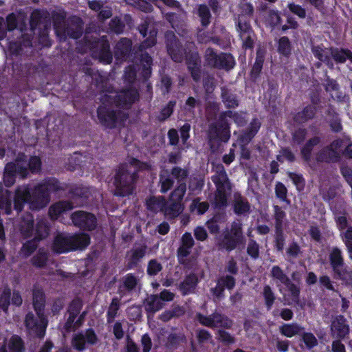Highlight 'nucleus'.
<instances>
[{
	"mask_svg": "<svg viewBox=\"0 0 352 352\" xmlns=\"http://www.w3.org/2000/svg\"><path fill=\"white\" fill-rule=\"evenodd\" d=\"M190 210L197 214H204L208 208V204L206 202H200L199 199H195L190 205Z\"/></svg>",
	"mask_w": 352,
	"mask_h": 352,
	"instance_id": "obj_36",
	"label": "nucleus"
},
{
	"mask_svg": "<svg viewBox=\"0 0 352 352\" xmlns=\"http://www.w3.org/2000/svg\"><path fill=\"white\" fill-rule=\"evenodd\" d=\"M95 47L99 50L98 53L96 54V56H98L104 63H110L112 60V56L109 52V46L107 40L102 37L101 41L96 43Z\"/></svg>",
	"mask_w": 352,
	"mask_h": 352,
	"instance_id": "obj_22",
	"label": "nucleus"
},
{
	"mask_svg": "<svg viewBox=\"0 0 352 352\" xmlns=\"http://www.w3.org/2000/svg\"><path fill=\"white\" fill-rule=\"evenodd\" d=\"M268 23L271 25H276L280 22V16L277 12L272 11L267 19Z\"/></svg>",
	"mask_w": 352,
	"mask_h": 352,
	"instance_id": "obj_58",
	"label": "nucleus"
},
{
	"mask_svg": "<svg viewBox=\"0 0 352 352\" xmlns=\"http://www.w3.org/2000/svg\"><path fill=\"white\" fill-rule=\"evenodd\" d=\"M319 282L321 285L325 287L327 289L329 290H333V286L331 283V281L329 276H322L320 278Z\"/></svg>",
	"mask_w": 352,
	"mask_h": 352,
	"instance_id": "obj_59",
	"label": "nucleus"
},
{
	"mask_svg": "<svg viewBox=\"0 0 352 352\" xmlns=\"http://www.w3.org/2000/svg\"><path fill=\"white\" fill-rule=\"evenodd\" d=\"M172 175L174 177L180 180L185 178L186 177L187 173L185 170L179 168H175L172 170Z\"/></svg>",
	"mask_w": 352,
	"mask_h": 352,
	"instance_id": "obj_60",
	"label": "nucleus"
},
{
	"mask_svg": "<svg viewBox=\"0 0 352 352\" xmlns=\"http://www.w3.org/2000/svg\"><path fill=\"white\" fill-rule=\"evenodd\" d=\"M272 275L281 283L280 291L283 294L285 300L288 304L296 302L299 290L297 287L289 282L281 270L278 267H274L272 270Z\"/></svg>",
	"mask_w": 352,
	"mask_h": 352,
	"instance_id": "obj_8",
	"label": "nucleus"
},
{
	"mask_svg": "<svg viewBox=\"0 0 352 352\" xmlns=\"http://www.w3.org/2000/svg\"><path fill=\"white\" fill-rule=\"evenodd\" d=\"M157 296H151L146 299V309L151 312H155L163 307V302Z\"/></svg>",
	"mask_w": 352,
	"mask_h": 352,
	"instance_id": "obj_30",
	"label": "nucleus"
},
{
	"mask_svg": "<svg viewBox=\"0 0 352 352\" xmlns=\"http://www.w3.org/2000/svg\"><path fill=\"white\" fill-rule=\"evenodd\" d=\"M261 124L258 120H254L250 124V129L248 133L242 135L238 140V144L241 147V155L243 159H249L250 151L245 147L251 139L254 136L259 129Z\"/></svg>",
	"mask_w": 352,
	"mask_h": 352,
	"instance_id": "obj_16",
	"label": "nucleus"
},
{
	"mask_svg": "<svg viewBox=\"0 0 352 352\" xmlns=\"http://www.w3.org/2000/svg\"><path fill=\"white\" fill-rule=\"evenodd\" d=\"M319 142L317 138L312 139L309 141V142L305 146L302 151V155L307 160L309 157V155L311 150V146L318 144Z\"/></svg>",
	"mask_w": 352,
	"mask_h": 352,
	"instance_id": "obj_52",
	"label": "nucleus"
},
{
	"mask_svg": "<svg viewBox=\"0 0 352 352\" xmlns=\"http://www.w3.org/2000/svg\"><path fill=\"white\" fill-rule=\"evenodd\" d=\"M72 219L75 226L89 230L96 227V217L89 213L79 211L72 214Z\"/></svg>",
	"mask_w": 352,
	"mask_h": 352,
	"instance_id": "obj_15",
	"label": "nucleus"
},
{
	"mask_svg": "<svg viewBox=\"0 0 352 352\" xmlns=\"http://www.w3.org/2000/svg\"><path fill=\"white\" fill-rule=\"evenodd\" d=\"M89 236L86 234L74 236L59 234L54 239L52 248L57 253H65L87 247L89 243Z\"/></svg>",
	"mask_w": 352,
	"mask_h": 352,
	"instance_id": "obj_7",
	"label": "nucleus"
},
{
	"mask_svg": "<svg viewBox=\"0 0 352 352\" xmlns=\"http://www.w3.org/2000/svg\"><path fill=\"white\" fill-rule=\"evenodd\" d=\"M11 211L10 194L6 191L0 198V213L10 214Z\"/></svg>",
	"mask_w": 352,
	"mask_h": 352,
	"instance_id": "obj_32",
	"label": "nucleus"
},
{
	"mask_svg": "<svg viewBox=\"0 0 352 352\" xmlns=\"http://www.w3.org/2000/svg\"><path fill=\"white\" fill-rule=\"evenodd\" d=\"M81 309V302L79 300L74 301L69 309V317L65 324V328L67 330L79 327L81 324L82 316L78 317L76 320L78 314Z\"/></svg>",
	"mask_w": 352,
	"mask_h": 352,
	"instance_id": "obj_19",
	"label": "nucleus"
},
{
	"mask_svg": "<svg viewBox=\"0 0 352 352\" xmlns=\"http://www.w3.org/2000/svg\"><path fill=\"white\" fill-rule=\"evenodd\" d=\"M331 55L333 56V58L338 61L342 63L345 61L346 59H349L352 62V54L349 51L347 50H339L338 49L333 50L331 51Z\"/></svg>",
	"mask_w": 352,
	"mask_h": 352,
	"instance_id": "obj_33",
	"label": "nucleus"
},
{
	"mask_svg": "<svg viewBox=\"0 0 352 352\" xmlns=\"http://www.w3.org/2000/svg\"><path fill=\"white\" fill-rule=\"evenodd\" d=\"M294 158V155L287 149L282 150L277 157L278 160L280 162H284L285 160L292 161Z\"/></svg>",
	"mask_w": 352,
	"mask_h": 352,
	"instance_id": "obj_50",
	"label": "nucleus"
},
{
	"mask_svg": "<svg viewBox=\"0 0 352 352\" xmlns=\"http://www.w3.org/2000/svg\"><path fill=\"white\" fill-rule=\"evenodd\" d=\"M239 32L241 39L244 41V45L246 47H251L252 44V32L250 25L246 23L239 22Z\"/></svg>",
	"mask_w": 352,
	"mask_h": 352,
	"instance_id": "obj_26",
	"label": "nucleus"
},
{
	"mask_svg": "<svg viewBox=\"0 0 352 352\" xmlns=\"http://www.w3.org/2000/svg\"><path fill=\"white\" fill-rule=\"evenodd\" d=\"M25 326L30 336L43 337L47 326V320L44 312H36V316L30 313L28 314L25 318Z\"/></svg>",
	"mask_w": 352,
	"mask_h": 352,
	"instance_id": "obj_10",
	"label": "nucleus"
},
{
	"mask_svg": "<svg viewBox=\"0 0 352 352\" xmlns=\"http://www.w3.org/2000/svg\"><path fill=\"white\" fill-rule=\"evenodd\" d=\"M302 338L308 348H312L318 344V341L314 335L311 333H303Z\"/></svg>",
	"mask_w": 352,
	"mask_h": 352,
	"instance_id": "obj_43",
	"label": "nucleus"
},
{
	"mask_svg": "<svg viewBox=\"0 0 352 352\" xmlns=\"http://www.w3.org/2000/svg\"><path fill=\"white\" fill-rule=\"evenodd\" d=\"M23 155L20 156L16 163H8L4 172L3 179L6 186H10L14 183L15 174L18 173L22 177H25L27 172V163L23 159Z\"/></svg>",
	"mask_w": 352,
	"mask_h": 352,
	"instance_id": "obj_11",
	"label": "nucleus"
},
{
	"mask_svg": "<svg viewBox=\"0 0 352 352\" xmlns=\"http://www.w3.org/2000/svg\"><path fill=\"white\" fill-rule=\"evenodd\" d=\"M288 7L291 12L299 17L304 18L305 16V10L302 7L294 3L289 4Z\"/></svg>",
	"mask_w": 352,
	"mask_h": 352,
	"instance_id": "obj_51",
	"label": "nucleus"
},
{
	"mask_svg": "<svg viewBox=\"0 0 352 352\" xmlns=\"http://www.w3.org/2000/svg\"><path fill=\"white\" fill-rule=\"evenodd\" d=\"M330 261L333 270L338 277L344 280L347 284L351 283L352 281V273L347 272H342L340 271L342 267L343 260L341 252L339 249H333L330 254Z\"/></svg>",
	"mask_w": 352,
	"mask_h": 352,
	"instance_id": "obj_14",
	"label": "nucleus"
},
{
	"mask_svg": "<svg viewBox=\"0 0 352 352\" xmlns=\"http://www.w3.org/2000/svg\"><path fill=\"white\" fill-rule=\"evenodd\" d=\"M47 259V253L43 250H39L33 257L32 264L36 267H43Z\"/></svg>",
	"mask_w": 352,
	"mask_h": 352,
	"instance_id": "obj_38",
	"label": "nucleus"
},
{
	"mask_svg": "<svg viewBox=\"0 0 352 352\" xmlns=\"http://www.w3.org/2000/svg\"><path fill=\"white\" fill-rule=\"evenodd\" d=\"M137 284V279L132 275H127L124 279V285L129 289H133Z\"/></svg>",
	"mask_w": 352,
	"mask_h": 352,
	"instance_id": "obj_57",
	"label": "nucleus"
},
{
	"mask_svg": "<svg viewBox=\"0 0 352 352\" xmlns=\"http://www.w3.org/2000/svg\"><path fill=\"white\" fill-rule=\"evenodd\" d=\"M142 344L143 346V352H149L151 347V340L147 335L142 336Z\"/></svg>",
	"mask_w": 352,
	"mask_h": 352,
	"instance_id": "obj_62",
	"label": "nucleus"
},
{
	"mask_svg": "<svg viewBox=\"0 0 352 352\" xmlns=\"http://www.w3.org/2000/svg\"><path fill=\"white\" fill-rule=\"evenodd\" d=\"M278 50L280 54L288 56L291 52V46L289 39L283 36L279 39Z\"/></svg>",
	"mask_w": 352,
	"mask_h": 352,
	"instance_id": "obj_35",
	"label": "nucleus"
},
{
	"mask_svg": "<svg viewBox=\"0 0 352 352\" xmlns=\"http://www.w3.org/2000/svg\"><path fill=\"white\" fill-rule=\"evenodd\" d=\"M208 64L227 69H231L234 65V60L232 55L228 54H216L212 50L208 49L206 52Z\"/></svg>",
	"mask_w": 352,
	"mask_h": 352,
	"instance_id": "obj_13",
	"label": "nucleus"
},
{
	"mask_svg": "<svg viewBox=\"0 0 352 352\" xmlns=\"http://www.w3.org/2000/svg\"><path fill=\"white\" fill-rule=\"evenodd\" d=\"M212 181L217 186L215 195V204L217 206H224L227 202V195L230 190V185L228 181L227 175L222 167L212 177Z\"/></svg>",
	"mask_w": 352,
	"mask_h": 352,
	"instance_id": "obj_9",
	"label": "nucleus"
},
{
	"mask_svg": "<svg viewBox=\"0 0 352 352\" xmlns=\"http://www.w3.org/2000/svg\"><path fill=\"white\" fill-rule=\"evenodd\" d=\"M125 1L126 3L137 7L144 12L151 10V5L143 0H125Z\"/></svg>",
	"mask_w": 352,
	"mask_h": 352,
	"instance_id": "obj_41",
	"label": "nucleus"
},
{
	"mask_svg": "<svg viewBox=\"0 0 352 352\" xmlns=\"http://www.w3.org/2000/svg\"><path fill=\"white\" fill-rule=\"evenodd\" d=\"M118 309V301L117 300V299H113L112 300V302H111L110 307H109V309L108 311V316L110 318H113L116 314V311Z\"/></svg>",
	"mask_w": 352,
	"mask_h": 352,
	"instance_id": "obj_61",
	"label": "nucleus"
},
{
	"mask_svg": "<svg viewBox=\"0 0 352 352\" xmlns=\"http://www.w3.org/2000/svg\"><path fill=\"white\" fill-rule=\"evenodd\" d=\"M333 352H345L344 345L339 340L333 341L332 343Z\"/></svg>",
	"mask_w": 352,
	"mask_h": 352,
	"instance_id": "obj_64",
	"label": "nucleus"
},
{
	"mask_svg": "<svg viewBox=\"0 0 352 352\" xmlns=\"http://www.w3.org/2000/svg\"><path fill=\"white\" fill-rule=\"evenodd\" d=\"M138 97V93L134 89H130L119 94L114 91L104 94L101 98L102 104L98 109L99 120L103 124L111 128L120 125L126 119V116L120 112L118 116L115 114L113 101L116 107H126L137 100Z\"/></svg>",
	"mask_w": 352,
	"mask_h": 352,
	"instance_id": "obj_1",
	"label": "nucleus"
},
{
	"mask_svg": "<svg viewBox=\"0 0 352 352\" xmlns=\"http://www.w3.org/2000/svg\"><path fill=\"white\" fill-rule=\"evenodd\" d=\"M185 192L186 185L181 184L171 194L168 204L162 197H152L146 200L147 208L153 212L163 211L166 217L174 218L183 211L184 207L181 201Z\"/></svg>",
	"mask_w": 352,
	"mask_h": 352,
	"instance_id": "obj_3",
	"label": "nucleus"
},
{
	"mask_svg": "<svg viewBox=\"0 0 352 352\" xmlns=\"http://www.w3.org/2000/svg\"><path fill=\"white\" fill-rule=\"evenodd\" d=\"M148 167L146 164L141 163L137 160H132L130 164L120 166L117 170L114 180L116 194L125 196L132 192L133 183L135 179V171L146 169Z\"/></svg>",
	"mask_w": 352,
	"mask_h": 352,
	"instance_id": "obj_4",
	"label": "nucleus"
},
{
	"mask_svg": "<svg viewBox=\"0 0 352 352\" xmlns=\"http://www.w3.org/2000/svg\"><path fill=\"white\" fill-rule=\"evenodd\" d=\"M23 351L22 340L16 336H12L0 348V352H23Z\"/></svg>",
	"mask_w": 352,
	"mask_h": 352,
	"instance_id": "obj_23",
	"label": "nucleus"
},
{
	"mask_svg": "<svg viewBox=\"0 0 352 352\" xmlns=\"http://www.w3.org/2000/svg\"><path fill=\"white\" fill-rule=\"evenodd\" d=\"M234 280L231 276H226L221 277L217 282L215 288L212 289V292L214 296L219 298L223 292L224 287L230 289L234 286Z\"/></svg>",
	"mask_w": 352,
	"mask_h": 352,
	"instance_id": "obj_24",
	"label": "nucleus"
},
{
	"mask_svg": "<svg viewBox=\"0 0 352 352\" xmlns=\"http://www.w3.org/2000/svg\"><path fill=\"white\" fill-rule=\"evenodd\" d=\"M155 32H151L149 37L141 45L142 50L152 47L155 43Z\"/></svg>",
	"mask_w": 352,
	"mask_h": 352,
	"instance_id": "obj_55",
	"label": "nucleus"
},
{
	"mask_svg": "<svg viewBox=\"0 0 352 352\" xmlns=\"http://www.w3.org/2000/svg\"><path fill=\"white\" fill-rule=\"evenodd\" d=\"M96 340L94 332L92 330H87L85 334H76L73 339L72 344L75 349L81 351L85 349L86 344H93Z\"/></svg>",
	"mask_w": 352,
	"mask_h": 352,
	"instance_id": "obj_21",
	"label": "nucleus"
},
{
	"mask_svg": "<svg viewBox=\"0 0 352 352\" xmlns=\"http://www.w3.org/2000/svg\"><path fill=\"white\" fill-rule=\"evenodd\" d=\"M228 118L232 119L238 125H242L245 122V117L243 113H233L231 111L225 113L221 120L217 124L212 126L210 130L209 138L212 146H214L216 141L224 142L228 141L230 132Z\"/></svg>",
	"mask_w": 352,
	"mask_h": 352,
	"instance_id": "obj_5",
	"label": "nucleus"
},
{
	"mask_svg": "<svg viewBox=\"0 0 352 352\" xmlns=\"http://www.w3.org/2000/svg\"><path fill=\"white\" fill-rule=\"evenodd\" d=\"M303 328L296 323L285 324L280 327V333L287 338L300 334Z\"/></svg>",
	"mask_w": 352,
	"mask_h": 352,
	"instance_id": "obj_27",
	"label": "nucleus"
},
{
	"mask_svg": "<svg viewBox=\"0 0 352 352\" xmlns=\"http://www.w3.org/2000/svg\"><path fill=\"white\" fill-rule=\"evenodd\" d=\"M263 295L265 297V303H266L268 309H270L272 307L274 300V294H273L270 287H268V286L265 287Z\"/></svg>",
	"mask_w": 352,
	"mask_h": 352,
	"instance_id": "obj_45",
	"label": "nucleus"
},
{
	"mask_svg": "<svg viewBox=\"0 0 352 352\" xmlns=\"http://www.w3.org/2000/svg\"><path fill=\"white\" fill-rule=\"evenodd\" d=\"M58 181L50 179L37 186L32 195L28 188L22 186L18 188L14 197V208L20 211L25 203H28L33 210H38L45 207L49 202V192L58 190Z\"/></svg>",
	"mask_w": 352,
	"mask_h": 352,
	"instance_id": "obj_2",
	"label": "nucleus"
},
{
	"mask_svg": "<svg viewBox=\"0 0 352 352\" xmlns=\"http://www.w3.org/2000/svg\"><path fill=\"white\" fill-rule=\"evenodd\" d=\"M73 208L72 204L68 201H60L52 206L49 214L52 219H58L62 214Z\"/></svg>",
	"mask_w": 352,
	"mask_h": 352,
	"instance_id": "obj_25",
	"label": "nucleus"
},
{
	"mask_svg": "<svg viewBox=\"0 0 352 352\" xmlns=\"http://www.w3.org/2000/svg\"><path fill=\"white\" fill-rule=\"evenodd\" d=\"M243 243L241 224L239 222H234L230 232L225 235L223 240L219 245L223 248L231 250L235 248L238 244Z\"/></svg>",
	"mask_w": 352,
	"mask_h": 352,
	"instance_id": "obj_12",
	"label": "nucleus"
},
{
	"mask_svg": "<svg viewBox=\"0 0 352 352\" xmlns=\"http://www.w3.org/2000/svg\"><path fill=\"white\" fill-rule=\"evenodd\" d=\"M45 298L43 292L40 289H36L33 292V305L36 312H44L43 307Z\"/></svg>",
	"mask_w": 352,
	"mask_h": 352,
	"instance_id": "obj_29",
	"label": "nucleus"
},
{
	"mask_svg": "<svg viewBox=\"0 0 352 352\" xmlns=\"http://www.w3.org/2000/svg\"><path fill=\"white\" fill-rule=\"evenodd\" d=\"M32 217L27 214L24 223L21 226V231L27 236H34L32 241H30L22 248L21 254L24 256L30 255L36 247V241L45 237L47 234V228L44 221H39L34 230L32 226Z\"/></svg>",
	"mask_w": 352,
	"mask_h": 352,
	"instance_id": "obj_6",
	"label": "nucleus"
},
{
	"mask_svg": "<svg viewBox=\"0 0 352 352\" xmlns=\"http://www.w3.org/2000/svg\"><path fill=\"white\" fill-rule=\"evenodd\" d=\"M345 243L350 252H352V228H350L344 234Z\"/></svg>",
	"mask_w": 352,
	"mask_h": 352,
	"instance_id": "obj_63",
	"label": "nucleus"
},
{
	"mask_svg": "<svg viewBox=\"0 0 352 352\" xmlns=\"http://www.w3.org/2000/svg\"><path fill=\"white\" fill-rule=\"evenodd\" d=\"M160 182H161V191L162 192H165L168 190H169V188L171 187V186L173 184V182L171 181V179L168 177H166L164 173H163L161 175Z\"/></svg>",
	"mask_w": 352,
	"mask_h": 352,
	"instance_id": "obj_46",
	"label": "nucleus"
},
{
	"mask_svg": "<svg viewBox=\"0 0 352 352\" xmlns=\"http://www.w3.org/2000/svg\"><path fill=\"white\" fill-rule=\"evenodd\" d=\"M142 64H144L145 76L151 74L150 66L151 63V58L148 55H143L142 58Z\"/></svg>",
	"mask_w": 352,
	"mask_h": 352,
	"instance_id": "obj_53",
	"label": "nucleus"
},
{
	"mask_svg": "<svg viewBox=\"0 0 352 352\" xmlns=\"http://www.w3.org/2000/svg\"><path fill=\"white\" fill-rule=\"evenodd\" d=\"M199 63V58L197 54H195L192 56V61L188 60V65L189 69L191 70L192 76L195 80H197L199 78L198 75V65Z\"/></svg>",
	"mask_w": 352,
	"mask_h": 352,
	"instance_id": "obj_39",
	"label": "nucleus"
},
{
	"mask_svg": "<svg viewBox=\"0 0 352 352\" xmlns=\"http://www.w3.org/2000/svg\"><path fill=\"white\" fill-rule=\"evenodd\" d=\"M199 16L201 18L202 25H207L210 23V14L208 8L205 6L199 8Z\"/></svg>",
	"mask_w": 352,
	"mask_h": 352,
	"instance_id": "obj_42",
	"label": "nucleus"
},
{
	"mask_svg": "<svg viewBox=\"0 0 352 352\" xmlns=\"http://www.w3.org/2000/svg\"><path fill=\"white\" fill-rule=\"evenodd\" d=\"M144 254L145 250L142 247L138 248L129 252L127 256L131 261V265L136 263L137 261L144 256Z\"/></svg>",
	"mask_w": 352,
	"mask_h": 352,
	"instance_id": "obj_37",
	"label": "nucleus"
},
{
	"mask_svg": "<svg viewBox=\"0 0 352 352\" xmlns=\"http://www.w3.org/2000/svg\"><path fill=\"white\" fill-rule=\"evenodd\" d=\"M348 143V140L343 141L336 140L333 142L329 148H326L318 156V160L329 162L336 160L342 151L341 148L344 146H346Z\"/></svg>",
	"mask_w": 352,
	"mask_h": 352,
	"instance_id": "obj_17",
	"label": "nucleus"
},
{
	"mask_svg": "<svg viewBox=\"0 0 352 352\" xmlns=\"http://www.w3.org/2000/svg\"><path fill=\"white\" fill-rule=\"evenodd\" d=\"M11 292L9 289H5L0 296V307L6 311L10 303Z\"/></svg>",
	"mask_w": 352,
	"mask_h": 352,
	"instance_id": "obj_40",
	"label": "nucleus"
},
{
	"mask_svg": "<svg viewBox=\"0 0 352 352\" xmlns=\"http://www.w3.org/2000/svg\"><path fill=\"white\" fill-rule=\"evenodd\" d=\"M162 270L161 265L156 261H151L148 265V273L150 275H155Z\"/></svg>",
	"mask_w": 352,
	"mask_h": 352,
	"instance_id": "obj_48",
	"label": "nucleus"
},
{
	"mask_svg": "<svg viewBox=\"0 0 352 352\" xmlns=\"http://www.w3.org/2000/svg\"><path fill=\"white\" fill-rule=\"evenodd\" d=\"M248 253L252 258H256L258 256V245L254 241H250L248 246Z\"/></svg>",
	"mask_w": 352,
	"mask_h": 352,
	"instance_id": "obj_49",
	"label": "nucleus"
},
{
	"mask_svg": "<svg viewBox=\"0 0 352 352\" xmlns=\"http://www.w3.org/2000/svg\"><path fill=\"white\" fill-rule=\"evenodd\" d=\"M194 244L193 239L190 233H185L182 236V245L179 248V256H186L189 253V249Z\"/></svg>",
	"mask_w": 352,
	"mask_h": 352,
	"instance_id": "obj_28",
	"label": "nucleus"
},
{
	"mask_svg": "<svg viewBox=\"0 0 352 352\" xmlns=\"http://www.w3.org/2000/svg\"><path fill=\"white\" fill-rule=\"evenodd\" d=\"M222 96L223 101L228 107H234L238 105L237 100L234 95L228 93H223Z\"/></svg>",
	"mask_w": 352,
	"mask_h": 352,
	"instance_id": "obj_44",
	"label": "nucleus"
},
{
	"mask_svg": "<svg viewBox=\"0 0 352 352\" xmlns=\"http://www.w3.org/2000/svg\"><path fill=\"white\" fill-rule=\"evenodd\" d=\"M197 282V278L195 275L189 276L182 283L181 289L184 294L190 293L195 287Z\"/></svg>",
	"mask_w": 352,
	"mask_h": 352,
	"instance_id": "obj_31",
	"label": "nucleus"
},
{
	"mask_svg": "<svg viewBox=\"0 0 352 352\" xmlns=\"http://www.w3.org/2000/svg\"><path fill=\"white\" fill-rule=\"evenodd\" d=\"M331 331L333 338H343L349 334V326L347 324L346 319L343 316H339L332 321Z\"/></svg>",
	"mask_w": 352,
	"mask_h": 352,
	"instance_id": "obj_20",
	"label": "nucleus"
},
{
	"mask_svg": "<svg viewBox=\"0 0 352 352\" xmlns=\"http://www.w3.org/2000/svg\"><path fill=\"white\" fill-rule=\"evenodd\" d=\"M194 234L197 240L204 241L207 238V232L202 227L196 228Z\"/></svg>",
	"mask_w": 352,
	"mask_h": 352,
	"instance_id": "obj_56",
	"label": "nucleus"
},
{
	"mask_svg": "<svg viewBox=\"0 0 352 352\" xmlns=\"http://www.w3.org/2000/svg\"><path fill=\"white\" fill-rule=\"evenodd\" d=\"M41 165V160L37 157H32L30 158L28 166L32 172H37L40 170Z\"/></svg>",
	"mask_w": 352,
	"mask_h": 352,
	"instance_id": "obj_47",
	"label": "nucleus"
},
{
	"mask_svg": "<svg viewBox=\"0 0 352 352\" xmlns=\"http://www.w3.org/2000/svg\"><path fill=\"white\" fill-rule=\"evenodd\" d=\"M263 59L262 58H257L256 62L252 69V74L254 76H256L261 71L263 67Z\"/></svg>",
	"mask_w": 352,
	"mask_h": 352,
	"instance_id": "obj_54",
	"label": "nucleus"
},
{
	"mask_svg": "<svg viewBox=\"0 0 352 352\" xmlns=\"http://www.w3.org/2000/svg\"><path fill=\"white\" fill-rule=\"evenodd\" d=\"M197 319L201 324L209 327H228L231 325V322L228 318L217 314L208 317L199 314L197 316Z\"/></svg>",
	"mask_w": 352,
	"mask_h": 352,
	"instance_id": "obj_18",
	"label": "nucleus"
},
{
	"mask_svg": "<svg viewBox=\"0 0 352 352\" xmlns=\"http://www.w3.org/2000/svg\"><path fill=\"white\" fill-rule=\"evenodd\" d=\"M250 210L248 203L240 197H236L234 203V211L237 214H245Z\"/></svg>",
	"mask_w": 352,
	"mask_h": 352,
	"instance_id": "obj_34",
	"label": "nucleus"
}]
</instances>
